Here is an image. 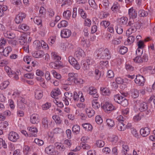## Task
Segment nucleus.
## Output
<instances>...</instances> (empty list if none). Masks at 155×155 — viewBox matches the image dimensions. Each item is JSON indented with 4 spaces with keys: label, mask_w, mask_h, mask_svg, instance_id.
Returning <instances> with one entry per match:
<instances>
[{
    "label": "nucleus",
    "mask_w": 155,
    "mask_h": 155,
    "mask_svg": "<svg viewBox=\"0 0 155 155\" xmlns=\"http://www.w3.org/2000/svg\"><path fill=\"white\" fill-rule=\"evenodd\" d=\"M128 51L127 48L124 46H121L120 47L119 52L122 54H124L127 52Z\"/></svg>",
    "instance_id": "nucleus-48"
},
{
    "label": "nucleus",
    "mask_w": 155,
    "mask_h": 155,
    "mask_svg": "<svg viewBox=\"0 0 155 155\" xmlns=\"http://www.w3.org/2000/svg\"><path fill=\"white\" fill-rule=\"evenodd\" d=\"M78 13L80 15L81 17L84 19H85L87 18V15L86 13L84 11V10L80 8H79L78 9Z\"/></svg>",
    "instance_id": "nucleus-42"
},
{
    "label": "nucleus",
    "mask_w": 155,
    "mask_h": 155,
    "mask_svg": "<svg viewBox=\"0 0 155 155\" xmlns=\"http://www.w3.org/2000/svg\"><path fill=\"white\" fill-rule=\"evenodd\" d=\"M4 69L5 71L10 77H13L14 71H12L10 67L8 66H5L4 67Z\"/></svg>",
    "instance_id": "nucleus-27"
},
{
    "label": "nucleus",
    "mask_w": 155,
    "mask_h": 155,
    "mask_svg": "<svg viewBox=\"0 0 155 155\" xmlns=\"http://www.w3.org/2000/svg\"><path fill=\"white\" fill-rule=\"evenodd\" d=\"M18 29L25 31H27L29 29V27L27 24H22L19 25Z\"/></svg>",
    "instance_id": "nucleus-37"
},
{
    "label": "nucleus",
    "mask_w": 155,
    "mask_h": 155,
    "mask_svg": "<svg viewBox=\"0 0 155 155\" xmlns=\"http://www.w3.org/2000/svg\"><path fill=\"white\" fill-rule=\"evenodd\" d=\"M97 56L101 59H109L111 58V55L109 50L106 48L104 50L103 48L99 49L97 51Z\"/></svg>",
    "instance_id": "nucleus-1"
},
{
    "label": "nucleus",
    "mask_w": 155,
    "mask_h": 155,
    "mask_svg": "<svg viewBox=\"0 0 155 155\" xmlns=\"http://www.w3.org/2000/svg\"><path fill=\"white\" fill-rule=\"evenodd\" d=\"M137 104H140L139 106V109L141 112H145L146 115L150 113V110H148V106L147 103L145 102L141 101L140 100H137L136 101Z\"/></svg>",
    "instance_id": "nucleus-2"
},
{
    "label": "nucleus",
    "mask_w": 155,
    "mask_h": 155,
    "mask_svg": "<svg viewBox=\"0 0 155 155\" xmlns=\"http://www.w3.org/2000/svg\"><path fill=\"white\" fill-rule=\"evenodd\" d=\"M54 151V147L52 145H50L46 147L45 150V153L48 154H51Z\"/></svg>",
    "instance_id": "nucleus-43"
},
{
    "label": "nucleus",
    "mask_w": 155,
    "mask_h": 155,
    "mask_svg": "<svg viewBox=\"0 0 155 155\" xmlns=\"http://www.w3.org/2000/svg\"><path fill=\"white\" fill-rule=\"evenodd\" d=\"M128 25L131 27V28L132 29H136V31L137 29L140 27V25L139 22H134L133 19H130L128 23Z\"/></svg>",
    "instance_id": "nucleus-9"
},
{
    "label": "nucleus",
    "mask_w": 155,
    "mask_h": 155,
    "mask_svg": "<svg viewBox=\"0 0 155 155\" xmlns=\"http://www.w3.org/2000/svg\"><path fill=\"white\" fill-rule=\"evenodd\" d=\"M4 35L5 37L10 39H13L15 38V36L14 34L7 30H5L3 32Z\"/></svg>",
    "instance_id": "nucleus-18"
},
{
    "label": "nucleus",
    "mask_w": 155,
    "mask_h": 155,
    "mask_svg": "<svg viewBox=\"0 0 155 155\" xmlns=\"http://www.w3.org/2000/svg\"><path fill=\"white\" fill-rule=\"evenodd\" d=\"M51 56L52 59L55 61H59L61 59V57L58 55L57 53L55 52H51Z\"/></svg>",
    "instance_id": "nucleus-25"
},
{
    "label": "nucleus",
    "mask_w": 155,
    "mask_h": 155,
    "mask_svg": "<svg viewBox=\"0 0 155 155\" xmlns=\"http://www.w3.org/2000/svg\"><path fill=\"white\" fill-rule=\"evenodd\" d=\"M120 23L122 25H126L128 22V18L126 17H122L120 19Z\"/></svg>",
    "instance_id": "nucleus-61"
},
{
    "label": "nucleus",
    "mask_w": 155,
    "mask_h": 155,
    "mask_svg": "<svg viewBox=\"0 0 155 155\" xmlns=\"http://www.w3.org/2000/svg\"><path fill=\"white\" fill-rule=\"evenodd\" d=\"M28 129L31 134L32 136L34 137L36 136V133L38 132V130L36 127H28Z\"/></svg>",
    "instance_id": "nucleus-29"
},
{
    "label": "nucleus",
    "mask_w": 155,
    "mask_h": 155,
    "mask_svg": "<svg viewBox=\"0 0 155 155\" xmlns=\"http://www.w3.org/2000/svg\"><path fill=\"white\" fill-rule=\"evenodd\" d=\"M7 9L6 6L4 5H0V17L3 16L4 12L6 11Z\"/></svg>",
    "instance_id": "nucleus-46"
},
{
    "label": "nucleus",
    "mask_w": 155,
    "mask_h": 155,
    "mask_svg": "<svg viewBox=\"0 0 155 155\" xmlns=\"http://www.w3.org/2000/svg\"><path fill=\"white\" fill-rule=\"evenodd\" d=\"M52 118L57 124H61L62 120H61L60 117L58 115H54L52 116Z\"/></svg>",
    "instance_id": "nucleus-44"
},
{
    "label": "nucleus",
    "mask_w": 155,
    "mask_h": 155,
    "mask_svg": "<svg viewBox=\"0 0 155 155\" xmlns=\"http://www.w3.org/2000/svg\"><path fill=\"white\" fill-rule=\"evenodd\" d=\"M110 24V21H108L104 20L100 22L101 26L104 27L105 28H107Z\"/></svg>",
    "instance_id": "nucleus-51"
},
{
    "label": "nucleus",
    "mask_w": 155,
    "mask_h": 155,
    "mask_svg": "<svg viewBox=\"0 0 155 155\" xmlns=\"http://www.w3.org/2000/svg\"><path fill=\"white\" fill-rule=\"evenodd\" d=\"M19 138L18 134L13 131L10 132L8 135V138L10 140L13 142H15Z\"/></svg>",
    "instance_id": "nucleus-4"
},
{
    "label": "nucleus",
    "mask_w": 155,
    "mask_h": 155,
    "mask_svg": "<svg viewBox=\"0 0 155 155\" xmlns=\"http://www.w3.org/2000/svg\"><path fill=\"white\" fill-rule=\"evenodd\" d=\"M110 141L113 144H115L118 140V137L116 135H113L110 138Z\"/></svg>",
    "instance_id": "nucleus-64"
},
{
    "label": "nucleus",
    "mask_w": 155,
    "mask_h": 155,
    "mask_svg": "<svg viewBox=\"0 0 155 155\" xmlns=\"http://www.w3.org/2000/svg\"><path fill=\"white\" fill-rule=\"evenodd\" d=\"M51 104L49 102H46L42 106V109L43 110H45L49 109L51 106Z\"/></svg>",
    "instance_id": "nucleus-53"
},
{
    "label": "nucleus",
    "mask_w": 155,
    "mask_h": 155,
    "mask_svg": "<svg viewBox=\"0 0 155 155\" xmlns=\"http://www.w3.org/2000/svg\"><path fill=\"white\" fill-rule=\"evenodd\" d=\"M71 30L68 29H64L61 31V36L62 38H68L71 35Z\"/></svg>",
    "instance_id": "nucleus-8"
},
{
    "label": "nucleus",
    "mask_w": 155,
    "mask_h": 155,
    "mask_svg": "<svg viewBox=\"0 0 155 155\" xmlns=\"http://www.w3.org/2000/svg\"><path fill=\"white\" fill-rule=\"evenodd\" d=\"M71 46V44L68 42H65L61 43V49L63 51H65L66 50L67 48H68Z\"/></svg>",
    "instance_id": "nucleus-33"
},
{
    "label": "nucleus",
    "mask_w": 155,
    "mask_h": 155,
    "mask_svg": "<svg viewBox=\"0 0 155 155\" xmlns=\"http://www.w3.org/2000/svg\"><path fill=\"white\" fill-rule=\"evenodd\" d=\"M74 55L75 57L80 59L81 57H84L85 53L83 50L80 48H78L75 52Z\"/></svg>",
    "instance_id": "nucleus-14"
},
{
    "label": "nucleus",
    "mask_w": 155,
    "mask_h": 155,
    "mask_svg": "<svg viewBox=\"0 0 155 155\" xmlns=\"http://www.w3.org/2000/svg\"><path fill=\"white\" fill-rule=\"evenodd\" d=\"M121 103H120L119 104H120L122 106L125 107L128 105V102L127 100L124 97H123L121 99Z\"/></svg>",
    "instance_id": "nucleus-60"
},
{
    "label": "nucleus",
    "mask_w": 155,
    "mask_h": 155,
    "mask_svg": "<svg viewBox=\"0 0 155 155\" xmlns=\"http://www.w3.org/2000/svg\"><path fill=\"white\" fill-rule=\"evenodd\" d=\"M120 6L117 2H115L113 4V6L111 7V9L114 12H116L117 10L119 9Z\"/></svg>",
    "instance_id": "nucleus-45"
},
{
    "label": "nucleus",
    "mask_w": 155,
    "mask_h": 155,
    "mask_svg": "<svg viewBox=\"0 0 155 155\" xmlns=\"http://www.w3.org/2000/svg\"><path fill=\"white\" fill-rule=\"evenodd\" d=\"M108 62L107 61H101L100 62L99 67L101 69L107 68L108 66Z\"/></svg>",
    "instance_id": "nucleus-39"
},
{
    "label": "nucleus",
    "mask_w": 155,
    "mask_h": 155,
    "mask_svg": "<svg viewBox=\"0 0 155 155\" xmlns=\"http://www.w3.org/2000/svg\"><path fill=\"white\" fill-rule=\"evenodd\" d=\"M128 15L130 18L132 19L135 18L137 17V13L136 11L134 10L133 8H131L129 9Z\"/></svg>",
    "instance_id": "nucleus-16"
},
{
    "label": "nucleus",
    "mask_w": 155,
    "mask_h": 155,
    "mask_svg": "<svg viewBox=\"0 0 155 155\" xmlns=\"http://www.w3.org/2000/svg\"><path fill=\"white\" fill-rule=\"evenodd\" d=\"M101 90L102 91V94L104 95H109L110 94L109 89L106 87L101 88Z\"/></svg>",
    "instance_id": "nucleus-41"
},
{
    "label": "nucleus",
    "mask_w": 155,
    "mask_h": 155,
    "mask_svg": "<svg viewBox=\"0 0 155 155\" xmlns=\"http://www.w3.org/2000/svg\"><path fill=\"white\" fill-rule=\"evenodd\" d=\"M123 97L120 94H117L114 96V99L115 102L119 104L121 103V99Z\"/></svg>",
    "instance_id": "nucleus-52"
},
{
    "label": "nucleus",
    "mask_w": 155,
    "mask_h": 155,
    "mask_svg": "<svg viewBox=\"0 0 155 155\" xmlns=\"http://www.w3.org/2000/svg\"><path fill=\"white\" fill-rule=\"evenodd\" d=\"M34 94L35 98L38 100H40L43 96V91L41 88H38L35 90Z\"/></svg>",
    "instance_id": "nucleus-10"
},
{
    "label": "nucleus",
    "mask_w": 155,
    "mask_h": 155,
    "mask_svg": "<svg viewBox=\"0 0 155 155\" xmlns=\"http://www.w3.org/2000/svg\"><path fill=\"white\" fill-rule=\"evenodd\" d=\"M106 123L108 127L109 128H111L115 125V122L114 120L111 119L107 118L106 120Z\"/></svg>",
    "instance_id": "nucleus-20"
},
{
    "label": "nucleus",
    "mask_w": 155,
    "mask_h": 155,
    "mask_svg": "<svg viewBox=\"0 0 155 155\" xmlns=\"http://www.w3.org/2000/svg\"><path fill=\"white\" fill-rule=\"evenodd\" d=\"M49 121L48 119L47 118H44L42 120V124L44 127L45 128H47L48 127V123Z\"/></svg>",
    "instance_id": "nucleus-40"
},
{
    "label": "nucleus",
    "mask_w": 155,
    "mask_h": 155,
    "mask_svg": "<svg viewBox=\"0 0 155 155\" xmlns=\"http://www.w3.org/2000/svg\"><path fill=\"white\" fill-rule=\"evenodd\" d=\"M32 55L35 58H39L42 57L44 55V53L43 51L39 50L32 52Z\"/></svg>",
    "instance_id": "nucleus-17"
},
{
    "label": "nucleus",
    "mask_w": 155,
    "mask_h": 155,
    "mask_svg": "<svg viewBox=\"0 0 155 155\" xmlns=\"http://www.w3.org/2000/svg\"><path fill=\"white\" fill-rule=\"evenodd\" d=\"M26 14L23 12L19 13L17 15L15 18V21L17 24H19L21 22L23 19L26 17Z\"/></svg>",
    "instance_id": "nucleus-5"
},
{
    "label": "nucleus",
    "mask_w": 155,
    "mask_h": 155,
    "mask_svg": "<svg viewBox=\"0 0 155 155\" xmlns=\"http://www.w3.org/2000/svg\"><path fill=\"white\" fill-rule=\"evenodd\" d=\"M135 37L133 35L129 36L127 41H125V44L127 45H129L132 43L134 41Z\"/></svg>",
    "instance_id": "nucleus-30"
},
{
    "label": "nucleus",
    "mask_w": 155,
    "mask_h": 155,
    "mask_svg": "<svg viewBox=\"0 0 155 155\" xmlns=\"http://www.w3.org/2000/svg\"><path fill=\"white\" fill-rule=\"evenodd\" d=\"M54 147L58 149L62 150H64L65 149V147L61 143H56L54 144Z\"/></svg>",
    "instance_id": "nucleus-49"
},
{
    "label": "nucleus",
    "mask_w": 155,
    "mask_h": 155,
    "mask_svg": "<svg viewBox=\"0 0 155 155\" xmlns=\"http://www.w3.org/2000/svg\"><path fill=\"white\" fill-rule=\"evenodd\" d=\"M123 37L119 36L116 38H114L112 41V44L114 45L120 44L122 40Z\"/></svg>",
    "instance_id": "nucleus-24"
},
{
    "label": "nucleus",
    "mask_w": 155,
    "mask_h": 155,
    "mask_svg": "<svg viewBox=\"0 0 155 155\" xmlns=\"http://www.w3.org/2000/svg\"><path fill=\"white\" fill-rule=\"evenodd\" d=\"M91 24V21L90 19L86 18L84 21V26L90 27Z\"/></svg>",
    "instance_id": "nucleus-62"
},
{
    "label": "nucleus",
    "mask_w": 155,
    "mask_h": 155,
    "mask_svg": "<svg viewBox=\"0 0 155 155\" xmlns=\"http://www.w3.org/2000/svg\"><path fill=\"white\" fill-rule=\"evenodd\" d=\"M61 92L59 89L56 88L53 90L51 93V95L53 98L55 97L56 96L61 94Z\"/></svg>",
    "instance_id": "nucleus-28"
},
{
    "label": "nucleus",
    "mask_w": 155,
    "mask_h": 155,
    "mask_svg": "<svg viewBox=\"0 0 155 155\" xmlns=\"http://www.w3.org/2000/svg\"><path fill=\"white\" fill-rule=\"evenodd\" d=\"M81 126L85 130L87 131H91L92 130V127L89 123H85L82 124Z\"/></svg>",
    "instance_id": "nucleus-21"
},
{
    "label": "nucleus",
    "mask_w": 155,
    "mask_h": 155,
    "mask_svg": "<svg viewBox=\"0 0 155 155\" xmlns=\"http://www.w3.org/2000/svg\"><path fill=\"white\" fill-rule=\"evenodd\" d=\"M92 107L95 109H98L100 107V104L97 102V99L94 100L92 101Z\"/></svg>",
    "instance_id": "nucleus-47"
},
{
    "label": "nucleus",
    "mask_w": 155,
    "mask_h": 155,
    "mask_svg": "<svg viewBox=\"0 0 155 155\" xmlns=\"http://www.w3.org/2000/svg\"><path fill=\"white\" fill-rule=\"evenodd\" d=\"M19 100L20 101L18 103V106H19L20 104H21V107H19L21 109H24L25 107V104L26 102L25 100L23 97H20Z\"/></svg>",
    "instance_id": "nucleus-32"
},
{
    "label": "nucleus",
    "mask_w": 155,
    "mask_h": 155,
    "mask_svg": "<svg viewBox=\"0 0 155 155\" xmlns=\"http://www.w3.org/2000/svg\"><path fill=\"white\" fill-rule=\"evenodd\" d=\"M117 127L118 130L120 131H124L126 129L125 124L121 122L118 123Z\"/></svg>",
    "instance_id": "nucleus-34"
},
{
    "label": "nucleus",
    "mask_w": 155,
    "mask_h": 155,
    "mask_svg": "<svg viewBox=\"0 0 155 155\" xmlns=\"http://www.w3.org/2000/svg\"><path fill=\"white\" fill-rule=\"evenodd\" d=\"M12 50V48L10 46H8L5 49L3 48V51H2V53H3V55L4 56H7Z\"/></svg>",
    "instance_id": "nucleus-31"
},
{
    "label": "nucleus",
    "mask_w": 155,
    "mask_h": 155,
    "mask_svg": "<svg viewBox=\"0 0 155 155\" xmlns=\"http://www.w3.org/2000/svg\"><path fill=\"white\" fill-rule=\"evenodd\" d=\"M71 15V12L69 10H67L64 11L63 14L64 17L66 19L68 20L70 18Z\"/></svg>",
    "instance_id": "nucleus-38"
},
{
    "label": "nucleus",
    "mask_w": 155,
    "mask_h": 155,
    "mask_svg": "<svg viewBox=\"0 0 155 155\" xmlns=\"http://www.w3.org/2000/svg\"><path fill=\"white\" fill-rule=\"evenodd\" d=\"M10 82L8 81H5L0 83V90H4L6 89L9 84Z\"/></svg>",
    "instance_id": "nucleus-23"
},
{
    "label": "nucleus",
    "mask_w": 155,
    "mask_h": 155,
    "mask_svg": "<svg viewBox=\"0 0 155 155\" xmlns=\"http://www.w3.org/2000/svg\"><path fill=\"white\" fill-rule=\"evenodd\" d=\"M96 145L99 147H101L104 146L105 145V143L101 140H98L96 141Z\"/></svg>",
    "instance_id": "nucleus-55"
},
{
    "label": "nucleus",
    "mask_w": 155,
    "mask_h": 155,
    "mask_svg": "<svg viewBox=\"0 0 155 155\" xmlns=\"http://www.w3.org/2000/svg\"><path fill=\"white\" fill-rule=\"evenodd\" d=\"M101 106L104 110L107 113L115 109V107L108 101L106 102L103 104H101Z\"/></svg>",
    "instance_id": "nucleus-3"
},
{
    "label": "nucleus",
    "mask_w": 155,
    "mask_h": 155,
    "mask_svg": "<svg viewBox=\"0 0 155 155\" xmlns=\"http://www.w3.org/2000/svg\"><path fill=\"white\" fill-rule=\"evenodd\" d=\"M19 42L21 45H24L27 41V35L25 34H21V35L18 37Z\"/></svg>",
    "instance_id": "nucleus-15"
},
{
    "label": "nucleus",
    "mask_w": 155,
    "mask_h": 155,
    "mask_svg": "<svg viewBox=\"0 0 155 155\" xmlns=\"http://www.w3.org/2000/svg\"><path fill=\"white\" fill-rule=\"evenodd\" d=\"M122 149L121 153L122 155H127V152L129 150V148L128 146L126 144H123L122 145Z\"/></svg>",
    "instance_id": "nucleus-22"
},
{
    "label": "nucleus",
    "mask_w": 155,
    "mask_h": 155,
    "mask_svg": "<svg viewBox=\"0 0 155 155\" xmlns=\"http://www.w3.org/2000/svg\"><path fill=\"white\" fill-rule=\"evenodd\" d=\"M88 3L90 6L92 8L94 9H97V6L94 0H89Z\"/></svg>",
    "instance_id": "nucleus-54"
},
{
    "label": "nucleus",
    "mask_w": 155,
    "mask_h": 155,
    "mask_svg": "<svg viewBox=\"0 0 155 155\" xmlns=\"http://www.w3.org/2000/svg\"><path fill=\"white\" fill-rule=\"evenodd\" d=\"M81 65L83 69L84 70H88L89 68V65L86 62L85 60H83L81 61Z\"/></svg>",
    "instance_id": "nucleus-35"
},
{
    "label": "nucleus",
    "mask_w": 155,
    "mask_h": 155,
    "mask_svg": "<svg viewBox=\"0 0 155 155\" xmlns=\"http://www.w3.org/2000/svg\"><path fill=\"white\" fill-rule=\"evenodd\" d=\"M67 25V22L66 21L63 20L58 24V28H61L62 27H66Z\"/></svg>",
    "instance_id": "nucleus-59"
},
{
    "label": "nucleus",
    "mask_w": 155,
    "mask_h": 155,
    "mask_svg": "<svg viewBox=\"0 0 155 155\" xmlns=\"http://www.w3.org/2000/svg\"><path fill=\"white\" fill-rule=\"evenodd\" d=\"M136 84L140 86H143L145 82V79L143 77L140 75H137L135 79Z\"/></svg>",
    "instance_id": "nucleus-6"
},
{
    "label": "nucleus",
    "mask_w": 155,
    "mask_h": 155,
    "mask_svg": "<svg viewBox=\"0 0 155 155\" xmlns=\"http://www.w3.org/2000/svg\"><path fill=\"white\" fill-rule=\"evenodd\" d=\"M39 121V116L38 114H33L31 116L30 121L32 124H37Z\"/></svg>",
    "instance_id": "nucleus-12"
},
{
    "label": "nucleus",
    "mask_w": 155,
    "mask_h": 155,
    "mask_svg": "<svg viewBox=\"0 0 155 155\" xmlns=\"http://www.w3.org/2000/svg\"><path fill=\"white\" fill-rule=\"evenodd\" d=\"M138 14L140 17H144L147 16L148 13L143 10H140L138 12Z\"/></svg>",
    "instance_id": "nucleus-57"
},
{
    "label": "nucleus",
    "mask_w": 155,
    "mask_h": 155,
    "mask_svg": "<svg viewBox=\"0 0 155 155\" xmlns=\"http://www.w3.org/2000/svg\"><path fill=\"white\" fill-rule=\"evenodd\" d=\"M130 92L131 96L134 98H137L139 96V92L137 89H132L130 90Z\"/></svg>",
    "instance_id": "nucleus-19"
},
{
    "label": "nucleus",
    "mask_w": 155,
    "mask_h": 155,
    "mask_svg": "<svg viewBox=\"0 0 155 155\" xmlns=\"http://www.w3.org/2000/svg\"><path fill=\"white\" fill-rule=\"evenodd\" d=\"M34 21L38 25H42V21L41 18L38 17H35L34 18Z\"/></svg>",
    "instance_id": "nucleus-58"
},
{
    "label": "nucleus",
    "mask_w": 155,
    "mask_h": 155,
    "mask_svg": "<svg viewBox=\"0 0 155 155\" xmlns=\"http://www.w3.org/2000/svg\"><path fill=\"white\" fill-rule=\"evenodd\" d=\"M8 43L9 45H11L13 47H16L18 45L17 41L14 40H12L8 41Z\"/></svg>",
    "instance_id": "nucleus-63"
},
{
    "label": "nucleus",
    "mask_w": 155,
    "mask_h": 155,
    "mask_svg": "<svg viewBox=\"0 0 155 155\" xmlns=\"http://www.w3.org/2000/svg\"><path fill=\"white\" fill-rule=\"evenodd\" d=\"M51 72L54 77L57 79H59L61 78V74L56 72L55 70H52Z\"/></svg>",
    "instance_id": "nucleus-56"
},
{
    "label": "nucleus",
    "mask_w": 155,
    "mask_h": 155,
    "mask_svg": "<svg viewBox=\"0 0 155 155\" xmlns=\"http://www.w3.org/2000/svg\"><path fill=\"white\" fill-rule=\"evenodd\" d=\"M140 132L143 137H146L150 134V129L148 127H143L140 129Z\"/></svg>",
    "instance_id": "nucleus-11"
},
{
    "label": "nucleus",
    "mask_w": 155,
    "mask_h": 155,
    "mask_svg": "<svg viewBox=\"0 0 155 155\" xmlns=\"http://www.w3.org/2000/svg\"><path fill=\"white\" fill-rule=\"evenodd\" d=\"M73 132L76 134H78L80 131V126L78 125L73 126L72 129Z\"/></svg>",
    "instance_id": "nucleus-50"
},
{
    "label": "nucleus",
    "mask_w": 155,
    "mask_h": 155,
    "mask_svg": "<svg viewBox=\"0 0 155 155\" xmlns=\"http://www.w3.org/2000/svg\"><path fill=\"white\" fill-rule=\"evenodd\" d=\"M85 110L86 114L89 117H91L95 114L94 111L91 108H86Z\"/></svg>",
    "instance_id": "nucleus-26"
},
{
    "label": "nucleus",
    "mask_w": 155,
    "mask_h": 155,
    "mask_svg": "<svg viewBox=\"0 0 155 155\" xmlns=\"http://www.w3.org/2000/svg\"><path fill=\"white\" fill-rule=\"evenodd\" d=\"M89 94L94 97L97 98L98 97L99 95L97 92V90L95 87H90L89 88Z\"/></svg>",
    "instance_id": "nucleus-13"
},
{
    "label": "nucleus",
    "mask_w": 155,
    "mask_h": 155,
    "mask_svg": "<svg viewBox=\"0 0 155 155\" xmlns=\"http://www.w3.org/2000/svg\"><path fill=\"white\" fill-rule=\"evenodd\" d=\"M153 67L150 66L143 68L142 69L143 70L145 71L146 72H149L150 73L153 74L155 73V70L154 69H153Z\"/></svg>",
    "instance_id": "nucleus-36"
},
{
    "label": "nucleus",
    "mask_w": 155,
    "mask_h": 155,
    "mask_svg": "<svg viewBox=\"0 0 155 155\" xmlns=\"http://www.w3.org/2000/svg\"><path fill=\"white\" fill-rule=\"evenodd\" d=\"M65 97L64 98L63 101L64 103L66 105L69 104V101H71V100L72 96V94L69 92H65L64 94Z\"/></svg>",
    "instance_id": "nucleus-7"
}]
</instances>
